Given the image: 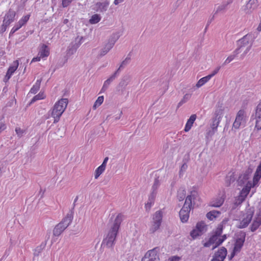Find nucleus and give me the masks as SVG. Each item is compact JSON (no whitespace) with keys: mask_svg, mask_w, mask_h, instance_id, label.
<instances>
[{"mask_svg":"<svg viewBox=\"0 0 261 261\" xmlns=\"http://www.w3.org/2000/svg\"><path fill=\"white\" fill-rule=\"evenodd\" d=\"M261 178V161L257 166L254 174L252 181H248L247 185L240 193L239 195L236 198L234 204L239 205L245 199L252 188L258 186L259 180Z\"/></svg>","mask_w":261,"mask_h":261,"instance_id":"obj_1","label":"nucleus"},{"mask_svg":"<svg viewBox=\"0 0 261 261\" xmlns=\"http://www.w3.org/2000/svg\"><path fill=\"white\" fill-rule=\"evenodd\" d=\"M200 198L197 191H192L185 200V204L179 212V215L182 222H186L189 219L190 212L192 205H198Z\"/></svg>","mask_w":261,"mask_h":261,"instance_id":"obj_2","label":"nucleus"},{"mask_svg":"<svg viewBox=\"0 0 261 261\" xmlns=\"http://www.w3.org/2000/svg\"><path fill=\"white\" fill-rule=\"evenodd\" d=\"M124 216L121 214H119L115 218L113 224L110 226L106 237L103 239L102 243L108 247L113 246L116 237L117 235L120 224L124 219Z\"/></svg>","mask_w":261,"mask_h":261,"instance_id":"obj_3","label":"nucleus"},{"mask_svg":"<svg viewBox=\"0 0 261 261\" xmlns=\"http://www.w3.org/2000/svg\"><path fill=\"white\" fill-rule=\"evenodd\" d=\"M223 230V226L219 224L216 229L214 231L213 235L209 239V240L204 244L205 247L212 246V249H214L218 246L222 244L226 239V234L221 236Z\"/></svg>","mask_w":261,"mask_h":261,"instance_id":"obj_4","label":"nucleus"},{"mask_svg":"<svg viewBox=\"0 0 261 261\" xmlns=\"http://www.w3.org/2000/svg\"><path fill=\"white\" fill-rule=\"evenodd\" d=\"M68 102V99L62 98L56 102L51 112V116L54 118V123L59 121L62 114L66 109Z\"/></svg>","mask_w":261,"mask_h":261,"instance_id":"obj_5","label":"nucleus"},{"mask_svg":"<svg viewBox=\"0 0 261 261\" xmlns=\"http://www.w3.org/2000/svg\"><path fill=\"white\" fill-rule=\"evenodd\" d=\"M252 43V37L250 35H246L238 41V48L236 49H238L240 53L243 51V54L241 55L242 58L250 50Z\"/></svg>","mask_w":261,"mask_h":261,"instance_id":"obj_6","label":"nucleus"},{"mask_svg":"<svg viewBox=\"0 0 261 261\" xmlns=\"http://www.w3.org/2000/svg\"><path fill=\"white\" fill-rule=\"evenodd\" d=\"M254 214V210L252 207L246 208L240 215L238 221V227L243 228L247 227L251 222Z\"/></svg>","mask_w":261,"mask_h":261,"instance_id":"obj_7","label":"nucleus"},{"mask_svg":"<svg viewBox=\"0 0 261 261\" xmlns=\"http://www.w3.org/2000/svg\"><path fill=\"white\" fill-rule=\"evenodd\" d=\"M73 219L72 215L69 213L62 219V221L57 224L54 229L53 234L54 236H59L63 231L70 225Z\"/></svg>","mask_w":261,"mask_h":261,"instance_id":"obj_8","label":"nucleus"},{"mask_svg":"<svg viewBox=\"0 0 261 261\" xmlns=\"http://www.w3.org/2000/svg\"><path fill=\"white\" fill-rule=\"evenodd\" d=\"M160 186V182L158 178H155L151 187L150 193L148 196L147 202L145 204L146 209H150L153 205L156 198L158 190Z\"/></svg>","mask_w":261,"mask_h":261,"instance_id":"obj_9","label":"nucleus"},{"mask_svg":"<svg viewBox=\"0 0 261 261\" xmlns=\"http://www.w3.org/2000/svg\"><path fill=\"white\" fill-rule=\"evenodd\" d=\"M248 117L246 113L243 110H240L237 113L232 128L239 129L245 126Z\"/></svg>","mask_w":261,"mask_h":261,"instance_id":"obj_10","label":"nucleus"},{"mask_svg":"<svg viewBox=\"0 0 261 261\" xmlns=\"http://www.w3.org/2000/svg\"><path fill=\"white\" fill-rule=\"evenodd\" d=\"M215 115L211 124V129L206 133V137H212L217 132L218 127L222 117V113L220 111L216 112Z\"/></svg>","mask_w":261,"mask_h":261,"instance_id":"obj_11","label":"nucleus"},{"mask_svg":"<svg viewBox=\"0 0 261 261\" xmlns=\"http://www.w3.org/2000/svg\"><path fill=\"white\" fill-rule=\"evenodd\" d=\"M120 34L119 33L113 34L109 39L108 42L101 49L100 56H103L107 54L109 50L113 47L116 41L119 38Z\"/></svg>","mask_w":261,"mask_h":261,"instance_id":"obj_12","label":"nucleus"},{"mask_svg":"<svg viewBox=\"0 0 261 261\" xmlns=\"http://www.w3.org/2000/svg\"><path fill=\"white\" fill-rule=\"evenodd\" d=\"M49 55V48L48 46L45 44H42L40 46L39 48V51L37 56L32 59L31 63L40 61L41 59L46 60Z\"/></svg>","mask_w":261,"mask_h":261,"instance_id":"obj_13","label":"nucleus"},{"mask_svg":"<svg viewBox=\"0 0 261 261\" xmlns=\"http://www.w3.org/2000/svg\"><path fill=\"white\" fill-rule=\"evenodd\" d=\"M159 249L155 248L148 251L142 258V261H159Z\"/></svg>","mask_w":261,"mask_h":261,"instance_id":"obj_14","label":"nucleus"},{"mask_svg":"<svg viewBox=\"0 0 261 261\" xmlns=\"http://www.w3.org/2000/svg\"><path fill=\"white\" fill-rule=\"evenodd\" d=\"M83 39V37H81L80 38V40L77 43H75V44H74V45L69 46L68 47V49L66 51V55L64 57V61L63 64L67 62L68 58L70 56H71V55H73L76 52L77 48L80 46V45L83 42V41H82Z\"/></svg>","mask_w":261,"mask_h":261,"instance_id":"obj_15","label":"nucleus"},{"mask_svg":"<svg viewBox=\"0 0 261 261\" xmlns=\"http://www.w3.org/2000/svg\"><path fill=\"white\" fill-rule=\"evenodd\" d=\"M227 255V250L224 247L221 248L215 253L211 261H223Z\"/></svg>","mask_w":261,"mask_h":261,"instance_id":"obj_16","label":"nucleus"},{"mask_svg":"<svg viewBox=\"0 0 261 261\" xmlns=\"http://www.w3.org/2000/svg\"><path fill=\"white\" fill-rule=\"evenodd\" d=\"M19 65V62L18 60H16L13 62L12 65L9 67L6 75L4 79V82H7L16 70Z\"/></svg>","mask_w":261,"mask_h":261,"instance_id":"obj_17","label":"nucleus"},{"mask_svg":"<svg viewBox=\"0 0 261 261\" xmlns=\"http://www.w3.org/2000/svg\"><path fill=\"white\" fill-rule=\"evenodd\" d=\"M15 15V12L12 9H10L5 14L3 20V22H4L5 25H9L10 23L13 22L14 20Z\"/></svg>","mask_w":261,"mask_h":261,"instance_id":"obj_18","label":"nucleus"},{"mask_svg":"<svg viewBox=\"0 0 261 261\" xmlns=\"http://www.w3.org/2000/svg\"><path fill=\"white\" fill-rule=\"evenodd\" d=\"M256 124L255 128L257 130L261 129V101L258 104L255 112Z\"/></svg>","mask_w":261,"mask_h":261,"instance_id":"obj_19","label":"nucleus"},{"mask_svg":"<svg viewBox=\"0 0 261 261\" xmlns=\"http://www.w3.org/2000/svg\"><path fill=\"white\" fill-rule=\"evenodd\" d=\"M259 6L258 0H249L246 5V9L247 13H251L256 10Z\"/></svg>","mask_w":261,"mask_h":261,"instance_id":"obj_20","label":"nucleus"},{"mask_svg":"<svg viewBox=\"0 0 261 261\" xmlns=\"http://www.w3.org/2000/svg\"><path fill=\"white\" fill-rule=\"evenodd\" d=\"M245 241V236L243 235L240 238H238L236 241L233 253L236 254L241 250Z\"/></svg>","mask_w":261,"mask_h":261,"instance_id":"obj_21","label":"nucleus"},{"mask_svg":"<svg viewBox=\"0 0 261 261\" xmlns=\"http://www.w3.org/2000/svg\"><path fill=\"white\" fill-rule=\"evenodd\" d=\"M261 225V213L257 214L253 219L252 223L250 226L251 231H255Z\"/></svg>","mask_w":261,"mask_h":261,"instance_id":"obj_22","label":"nucleus"},{"mask_svg":"<svg viewBox=\"0 0 261 261\" xmlns=\"http://www.w3.org/2000/svg\"><path fill=\"white\" fill-rule=\"evenodd\" d=\"M110 3L108 1L105 2H98L97 3L94 7V9L99 12H106L109 7Z\"/></svg>","mask_w":261,"mask_h":261,"instance_id":"obj_23","label":"nucleus"},{"mask_svg":"<svg viewBox=\"0 0 261 261\" xmlns=\"http://www.w3.org/2000/svg\"><path fill=\"white\" fill-rule=\"evenodd\" d=\"M116 76L117 72H115L108 79L105 81L103 86L101 89V92H104L106 91L110 84L115 79Z\"/></svg>","mask_w":261,"mask_h":261,"instance_id":"obj_24","label":"nucleus"},{"mask_svg":"<svg viewBox=\"0 0 261 261\" xmlns=\"http://www.w3.org/2000/svg\"><path fill=\"white\" fill-rule=\"evenodd\" d=\"M196 117L197 116L195 114H193L190 116L189 119L188 120L184 128L185 132H188L191 129Z\"/></svg>","mask_w":261,"mask_h":261,"instance_id":"obj_25","label":"nucleus"},{"mask_svg":"<svg viewBox=\"0 0 261 261\" xmlns=\"http://www.w3.org/2000/svg\"><path fill=\"white\" fill-rule=\"evenodd\" d=\"M224 201V198L223 196H219L213 199L210 202V205L213 207H220Z\"/></svg>","mask_w":261,"mask_h":261,"instance_id":"obj_26","label":"nucleus"},{"mask_svg":"<svg viewBox=\"0 0 261 261\" xmlns=\"http://www.w3.org/2000/svg\"><path fill=\"white\" fill-rule=\"evenodd\" d=\"M231 1L229 0L227 2L223 3L220 5L217 6L215 10L214 17L218 13L223 11L226 8L227 6L231 3Z\"/></svg>","mask_w":261,"mask_h":261,"instance_id":"obj_27","label":"nucleus"},{"mask_svg":"<svg viewBox=\"0 0 261 261\" xmlns=\"http://www.w3.org/2000/svg\"><path fill=\"white\" fill-rule=\"evenodd\" d=\"M163 212L161 210L156 211L152 217V222L161 223L162 221Z\"/></svg>","mask_w":261,"mask_h":261,"instance_id":"obj_28","label":"nucleus"},{"mask_svg":"<svg viewBox=\"0 0 261 261\" xmlns=\"http://www.w3.org/2000/svg\"><path fill=\"white\" fill-rule=\"evenodd\" d=\"M249 174L248 173H245L243 174H242L239 179V183L240 185L245 184V186L247 185L248 181H252L251 180H249ZM244 187V188H245Z\"/></svg>","mask_w":261,"mask_h":261,"instance_id":"obj_29","label":"nucleus"},{"mask_svg":"<svg viewBox=\"0 0 261 261\" xmlns=\"http://www.w3.org/2000/svg\"><path fill=\"white\" fill-rule=\"evenodd\" d=\"M130 55L128 54L126 58L121 62L120 65L117 70L116 71L117 73L118 72L119 70L124 68L126 65H127L130 61Z\"/></svg>","mask_w":261,"mask_h":261,"instance_id":"obj_30","label":"nucleus"},{"mask_svg":"<svg viewBox=\"0 0 261 261\" xmlns=\"http://www.w3.org/2000/svg\"><path fill=\"white\" fill-rule=\"evenodd\" d=\"M240 53L238 49H236L230 56H229L227 59L225 60L224 64L226 65L231 62L235 57Z\"/></svg>","mask_w":261,"mask_h":261,"instance_id":"obj_31","label":"nucleus"},{"mask_svg":"<svg viewBox=\"0 0 261 261\" xmlns=\"http://www.w3.org/2000/svg\"><path fill=\"white\" fill-rule=\"evenodd\" d=\"M161 225V223L152 222L149 229V233H154L160 228Z\"/></svg>","mask_w":261,"mask_h":261,"instance_id":"obj_32","label":"nucleus"},{"mask_svg":"<svg viewBox=\"0 0 261 261\" xmlns=\"http://www.w3.org/2000/svg\"><path fill=\"white\" fill-rule=\"evenodd\" d=\"M220 214V212L218 211H212L207 213L206 217L209 220H213L218 217Z\"/></svg>","mask_w":261,"mask_h":261,"instance_id":"obj_33","label":"nucleus"},{"mask_svg":"<svg viewBox=\"0 0 261 261\" xmlns=\"http://www.w3.org/2000/svg\"><path fill=\"white\" fill-rule=\"evenodd\" d=\"M211 79L208 75L203 77L198 81L196 86L197 88H200L208 82Z\"/></svg>","mask_w":261,"mask_h":261,"instance_id":"obj_34","label":"nucleus"},{"mask_svg":"<svg viewBox=\"0 0 261 261\" xmlns=\"http://www.w3.org/2000/svg\"><path fill=\"white\" fill-rule=\"evenodd\" d=\"M206 225L204 222H199L197 223L195 228L203 234L206 231Z\"/></svg>","mask_w":261,"mask_h":261,"instance_id":"obj_35","label":"nucleus"},{"mask_svg":"<svg viewBox=\"0 0 261 261\" xmlns=\"http://www.w3.org/2000/svg\"><path fill=\"white\" fill-rule=\"evenodd\" d=\"M41 80H37L35 84L33 86L30 91V93L32 94L36 93L40 89Z\"/></svg>","mask_w":261,"mask_h":261,"instance_id":"obj_36","label":"nucleus"},{"mask_svg":"<svg viewBox=\"0 0 261 261\" xmlns=\"http://www.w3.org/2000/svg\"><path fill=\"white\" fill-rule=\"evenodd\" d=\"M106 168L103 166H99L95 171L94 177L95 179H97L99 176L104 172Z\"/></svg>","mask_w":261,"mask_h":261,"instance_id":"obj_37","label":"nucleus"},{"mask_svg":"<svg viewBox=\"0 0 261 261\" xmlns=\"http://www.w3.org/2000/svg\"><path fill=\"white\" fill-rule=\"evenodd\" d=\"M186 195V191L184 188H180L177 192V198L179 201H182Z\"/></svg>","mask_w":261,"mask_h":261,"instance_id":"obj_38","label":"nucleus"},{"mask_svg":"<svg viewBox=\"0 0 261 261\" xmlns=\"http://www.w3.org/2000/svg\"><path fill=\"white\" fill-rule=\"evenodd\" d=\"M101 20V16L98 14H94L91 16L89 20V22L91 24H96L100 21Z\"/></svg>","mask_w":261,"mask_h":261,"instance_id":"obj_39","label":"nucleus"},{"mask_svg":"<svg viewBox=\"0 0 261 261\" xmlns=\"http://www.w3.org/2000/svg\"><path fill=\"white\" fill-rule=\"evenodd\" d=\"M45 97V95L43 92H40L37 95L35 96L31 100V103H33L36 100L43 99Z\"/></svg>","mask_w":261,"mask_h":261,"instance_id":"obj_40","label":"nucleus"},{"mask_svg":"<svg viewBox=\"0 0 261 261\" xmlns=\"http://www.w3.org/2000/svg\"><path fill=\"white\" fill-rule=\"evenodd\" d=\"M191 95L192 94L190 93L186 94L184 96L182 99L178 103V107L181 106L183 103L186 102L188 100H189L191 98Z\"/></svg>","mask_w":261,"mask_h":261,"instance_id":"obj_41","label":"nucleus"},{"mask_svg":"<svg viewBox=\"0 0 261 261\" xmlns=\"http://www.w3.org/2000/svg\"><path fill=\"white\" fill-rule=\"evenodd\" d=\"M202 234V233L200 232H199V230L196 228H194L190 233V235L193 239H196L197 237Z\"/></svg>","mask_w":261,"mask_h":261,"instance_id":"obj_42","label":"nucleus"},{"mask_svg":"<svg viewBox=\"0 0 261 261\" xmlns=\"http://www.w3.org/2000/svg\"><path fill=\"white\" fill-rule=\"evenodd\" d=\"M30 15H27L24 16H23L18 22L20 25H21V27L24 25L26 24V23L28 22L30 18Z\"/></svg>","mask_w":261,"mask_h":261,"instance_id":"obj_43","label":"nucleus"},{"mask_svg":"<svg viewBox=\"0 0 261 261\" xmlns=\"http://www.w3.org/2000/svg\"><path fill=\"white\" fill-rule=\"evenodd\" d=\"M103 99L104 98L103 96H99L93 106V108L96 109L97 107L100 106L103 102Z\"/></svg>","mask_w":261,"mask_h":261,"instance_id":"obj_44","label":"nucleus"},{"mask_svg":"<svg viewBox=\"0 0 261 261\" xmlns=\"http://www.w3.org/2000/svg\"><path fill=\"white\" fill-rule=\"evenodd\" d=\"M15 132L18 137L19 138L21 137L25 132L24 130L22 129L20 127H16Z\"/></svg>","mask_w":261,"mask_h":261,"instance_id":"obj_45","label":"nucleus"},{"mask_svg":"<svg viewBox=\"0 0 261 261\" xmlns=\"http://www.w3.org/2000/svg\"><path fill=\"white\" fill-rule=\"evenodd\" d=\"M221 68L220 66L217 67L211 74H208V76L211 79L214 75H215L220 70Z\"/></svg>","mask_w":261,"mask_h":261,"instance_id":"obj_46","label":"nucleus"},{"mask_svg":"<svg viewBox=\"0 0 261 261\" xmlns=\"http://www.w3.org/2000/svg\"><path fill=\"white\" fill-rule=\"evenodd\" d=\"M73 0H62V5L63 7H67Z\"/></svg>","mask_w":261,"mask_h":261,"instance_id":"obj_47","label":"nucleus"},{"mask_svg":"<svg viewBox=\"0 0 261 261\" xmlns=\"http://www.w3.org/2000/svg\"><path fill=\"white\" fill-rule=\"evenodd\" d=\"M6 128V124L4 122H3L1 121L0 122V134L3 130H4Z\"/></svg>","mask_w":261,"mask_h":261,"instance_id":"obj_48","label":"nucleus"},{"mask_svg":"<svg viewBox=\"0 0 261 261\" xmlns=\"http://www.w3.org/2000/svg\"><path fill=\"white\" fill-rule=\"evenodd\" d=\"M179 260H180L179 257H178L176 256H172L171 258H169L168 261H179Z\"/></svg>","mask_w":261,"mask_h":261,"instance_id":"obj_49","label":"nucleus"},{"mask_svg":"<svg viewBox=\"0 0 261 261\" xmlns=\"http://www.w3.org/2000/svg\"><path fill=\"white\" fill-rule=\"evenodd\" d=\"M108 160H109V158L108 157H106L105 158L102 164L101 165V166H103V167H105V168L106 167V165L107 164V162L108 161Z\"/></svg>","mask_w":261,"mask_h":261,"instance_id":"obj_50","label":"nucleus"},{"mask_svg":"<svg viewBox=\"0 0 261 261\" xmlns=\"http://www.w3.org/2000/svg\"><path fill=\"white\" fill-rule=\"evenodd\" d=\"M127 84V82L125 81L124 79H123L120 82L119 85L121 86H126Z\"/></svg>","mask_w":261,"mask_h":261,"instance_id":"obj_51","label":"nucleus"},{"mask_svg":"<svg viewBox=\"0 0 261 261\" xmlns=\"http://www.w3.org/2000/svg\"><path fill=\"white\" fill-rule=\"evenodd\" d=\"M9 25H5V24H4V22H3V24L2 25V31L3 32H4L6 30V29L8 27Z\"/></svg>","mask_w":261,"mask_h":261,"instance_id":"obj_52","label":"nucleus"},{"mask_svg":"<svg viewBox=\"0 0 261 261\" xmlns=\"http://www.w3.org/2000/svg\"><path fill=\"white\" fill-rule=\"evenodd\" d=\"M14 27L17 30H18L22 27L21 25H20L18 22L16 23Z\"/></svg>","mask_w":261,"mask_h":261,"instance_id":"obj_53","label":"nucleus"},{"mask_svg":"<svg viewBox=\"0 0 261 261\" xmlns=\"http://www.w3.org/2000/svg\"><path fill=\"white\" fill-rule=\"evenodd\" d=\"M124 0H115L114 2V4L115 5H118L119 3H122V2H123Z\"/></svg>","mask_w":261,"mask_h":261,"instance_id":"obj_54","label":"nucleus"},{"mask_svg":"<svg viewBox=\"0 0 261 261\" xmlns=\"http://www.w3.org/2000/svg\"><path fill=\"white\" fill-rule=\"evenodd\" d=\"M17 31V30H16V29L14 27H13L11 30L10 35L14 34Z\"/></svg>","mask_w":261,"mask_h":261,"instance_id":"obj_55","label":"nucleus"},{"mask_svg":"<svg viewBox=\"0 0 261 261\" xmlns=\"http://www.w3.org/2000/svg\"><path fill=\"white\" fill-rule=\"evenodd\" d=\"M122 112H120V114H119V117H116V119H120V117H121V115H122Z\"/></svg>","mask_w":261,"mask_h":261,"instance_id":"obj_56","label":"nucleus"},{"mask_svg":"<svg viewBox=\"0 0 261 261\" xmlns=\"http://www.w3.org/2000/svg\"><path fill=\"white\" fill-rule=\"evenodd\" d=\"M68 21V20L67 19H65L64 20V23H67Z\"/></svg>","mask_w":261,"mask_h":261,"instance_id":"obj_57","label":"nucleus"},{"mask_svg":"<svg viewBox=\"0 0 261 261\" xmlns=\"http://www.w3.org/2000/svg\"><path fill=\"white\" fill-rule=\"evenodd\" d=\"M182 168H183V169H185V165H182V167H181V169H182Z\"/></svg>","mask_w":261,"mask_h":261,"instance_id":"obj_58","label":"nucleus"},{"mask_svg":"<svg viewBox=\"0 0 261 261\" xmlns=\"http://www.w3.org/2000/svg\"><path fill=\"white\" fill-rule=\"evenodd\" d=\"M77 199V198H76V199H75V201Z\"/></svg>","mask_w":261,"mask_h":261,"instance_id":"obj_59","label":"nucleus"}]
</instances>
